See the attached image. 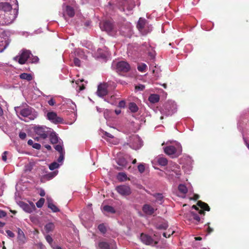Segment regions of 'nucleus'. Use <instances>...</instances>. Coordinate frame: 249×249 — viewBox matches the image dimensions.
<instances>
[{
    "mask_svg": "<svg viewBox=\"0 0 249 249\" xmlns=\"http://www.w3.org/2000/svg\"><path fill=\"white\" fill-rule=\"evenodd\" d=\"M11 2L15 3L13 11V14H9L8 12H11L12 10V5L8 2H0V10L4 11L5 15L4 23L6 25H9L15 20L18 16V5L17 0H9Z\"/></svg>",
    "mask_w": 249,
    "mask_h": 249,
    "instance_id": "f257e3e1",
    "label": "nucleus"
},
{
    "mask_svg": "<svg viewBox=\"0 0 249 249\" xmlns=\"http://www.w3.org/2000/svg\"><path fill=\"white\" fill-rule=\"evenodd\" d=\"M14 109L19 119L26 122L34 120L38 115L35 109L28 106L16 107Z\"/></svg>",
    "mask_w": 249,
    "mask_h": 249,
    "instance_id": "f03ea898",
    "label": "nucleus"
},
{
    "mask_svg": "<svg viewBox=\"0 0 249 249\" xmlns=\"http://www.w3.org/2000/svg\"><path fill=\"white\" fill-rule=\"evenodd\" d=\"M166 178L171 182L177 184L179 182H182L181 173L180 167L176 163L168 166L165 170Z\"/></svg>",
    "mask_w": 249,
    "mask_h": 249,
    "instance_id": "7ed1b4c3",
    "label": "nucleus"
},
{
    "mask_svg": "<svg viewBox=\"0 0 249 249\" xmlns=\"http://www.w3.org/2000/svg\"><path fill=\"white\" fill-rule=\"evenodd\" d=\"M165 144L166 146L163 147L164 152L169 156H178L182 152L181 144L176 141H167Z\"/></svg>",
    "mask_w": 249,
    "mask_h": 249,
    "instance_id": "20e7f679",
    "label": "nucleus"
},
{
    "mask_svg": "<svg viewBox=\"0 0 249 249\" xmlns=\"http://www.w3.org/2000/svg\"><path fill=\"white\" fill-rule=\"evenodd\" d=\"M116 5L121 10L125 12L126 15L131 14L135 4L134 0H117Z\"/></svg>",
    "mask_w": 249,
    "mask_h": 249,
    "instance_id": "39448f33",
    "label": "nucleus"
},
{
    "mask_svg": "<svg viewBox=\"0 0 249 249\" xmlns=\"http://www.w3.org/2000/svg\"><path fill=\"white\" fill-rule=\"evenodd\" d=\"M34 131L38 136L35 139L37 141L46 139L51 134L52 129L45 126H36L34 127Z\"/></svg>",
    "mask_w": 249,
    "mask_h": 249,
    "instance_id": "423d86ee",
    "label": "nucleus"
},
{
    "mask_svg": "<svg viewBox=\"0 0 249 249\" xmlns=\"http://www.w3.org/2000/svg\"><path fill=\"white\" fill-rule=\"evenodd\" d=\"M177 106L174 101H169L163 106L160 110L162 114L165 116H170L173 115L177 111Z\"/></svg>",
    "mask_w": 249,
    "mask_h": 249,
    "instance_id": "0eeeda50",
    "label": "nucleus"
},
{
    "mask_svg": "<svg viewBox=\"0 0 249 249\" xmlns=\"http://www.w3.org/2000/svg\"><path fill=\"white\" fill-rule=\"evenodd\" d=\"M137 27L139 31L143 35H145L151 32L152 30V26L146 23L145 18H140L138 21Z\"/></svg>",
    "mask_w": 249,
    "mask_h": 249,
    "instance_id": "6e6552de",
    "label": "nucleus"
},
{
    "mask_svg": "<svg viewBox=\"0 0 249 249\" xmlns=\"http://www.w3.org/2000/svg\"><path fill=\"white\" fill-rule=\"evenodd\" d=\"M100 28L105 31L109 35L115 36L117 33V30L110 20H106L100 24Z\"/></svg>",
    "mask_w": 249,
    "mask_h": 249,
    "instance_id": "1a4fd4ad",
    "label": "nucleus"
},
{
    "mask_svg": "<svg viewBox=\"0 0 249 249\" xmlns=\"http://www.w3.org/2000/svg\"><path fill=\"white\" fill-rule=\"evenodd\" d=\"M31 55L32 53L29 50H22L21 53L15 56L14 60L18 61L20 64H24L26 62H29Z\"/></svg>",
    "mask_w": 249,
    "mask_h": 249,
    "instance_id": "9d476101",
    "label": "nucleus"
},
{
    "mask_svg": "<svg viewBox=\"0 0 249 249\" xmlns=\"http://www.w3.org/2000/svg\"><path fill=\"white\" fill-rule=\"evenodd\" d=\"M112 66L116 69L117 72H127L130 69L129 64L124 61H114L112 63Z\"/></svg>",
    "mask_w": 249,
    "mask_h": 249,
    "instance_id": "9b49d317",
    "label": "nucleus"
},
{
    "mask_svg": "<svg viewBox=\"0 0 249 249\" xmlns=\"http://www.w3.org/2000/svg\"><path fill=\"white\" fill-rule=\"evenodd\" d=\"M129 142L130 147L135 150L140 149L142 145V141L137 135H133L130 136Z\"/></svg>",
    "mask_w": 249,
    "mask_h": 249,
    "instance_id": "f8f14e48",
    "label": "nucleus"
},
{
    "mask_svg": "<svg viewBox=\"0 0 249 249\" xmlns=\"http://www.w3.org/2000/svg\"><path fill=\"white\" fill-rule=\"evenodd\" d=\"M67 105L68 108L71 110V122L70 123V124H72L76 120L77 118V109L76 106L74 103H73L71 99H68L67 100Z\"/></svg>",
    "mask_w": 249,
    "mask_h": 249,
    "instance_id": "ddd939ff",
    "label": "nucleus"
},
{
    "mask_svg": "<svg viewBox=\"0 0 249 249\" xmlns=\"http://www.w3.org/2000/svg\"><path fill=\"white\" fill-rule=\"evenodd\" d=\"M47 119L52 123L58 124L63 122V119L57 116L54 111L48 112L46 114Z\"/></svg>",
    "mask_w": 249,
    "mask_h": 249,
    "instance_id": "4468645a",
    "label": "nucleus"
},
{
    "mask_svg": "<svg viewBox=\"0 0 249 249\" xmlns=\"http://www.w3.org/2000/svg\"><path fill=\"white\" fill-rule=\"evenodd\" d=\"M54 149L59 153V157L57 159V161L61 163H63L65 156V151L63 149V143L61 140H60L59 142L57 144L55 145L54 147Z\"/></svg>",
    "mask_w": 249,
    "mask_h": 249,
    "instance_id": "2eb2a0df",
    "label": "nucleus"
},
{
    "mask_svg": "<svg viewBox=\"0 0 249 249\" xmlns=\"http://www.w3.org/2000/svg\"><path fill=\"white\" fill-rule=\"evenodd\" d=\"M117 192L123 196H127L131 194V191L128 185H121L116 187Z\"/></svg>",
    "mask_w": 249,
    "mask_h": 249,
    "instance_id": "dca6fc26",
    "label": "nucleus"
},
{
    "mask_svg": "<svg viewBox=\"0 0 249 249\" xmlns=\"http://www.w3.org/2000/svg\"><path fill=\"white\" fill-rule=\"evenodd\" d=\"M98 247L100 249H116L117 247L115 242L111 240L109 242L106 241H100L98 243Z\"/></svg>",
    "mask_w": 249,
    "mask_h": 249,
    "instance_id": "f3484780",
    "label": "nucleus"
},
{
    "mask_svg": "<svg viewBox=\"0 0 249 249\" xmlns=\"http://www.w3.org/2000/svg\"><path fill=\"white\" fill-rule=\"evenodd\" d=\"M63 11V17L65 20H67L66 16H68L70 18H72L74 16L75 12L74 9L71 6L64 4L62 6Z\"/></svg>",
    "mask_w": 249,
    "mask_h": 249,
    "instance_id": "a211bd4d",
    "label": "nucleus"
},
{
    "mask_svg": "<svg viewBox=\"0 0 249 249\" xmlns=\"http://www.w3.org/2000/svg\"><path fill=\"white\" fill-rule=\"evenodd\" d=\"M141 241L145 245L154 246L157 244V242L155 241L150 236L142 233L140 236Z\"/></svg>",
    "mask_w": 249,
    "mask_h": 249,
    "instance_id": "6ab92c4d",
    "label": "nucleus"
},
{
    "mask_svg": "<svg viewBox=\"0 0 249 249\" xmlns=\"http://www.w3.org/2000/svg\"><path fill=\"white\" fill-rule=\"evenodd\" d=\"M132 25L130 22H126L125 25H122L120 30V32L124 36H128L131 34Z\"/></svg>",
    "mask_w": 249,
    "mask_h": 249,
    "instance_id": "aec40b11",
    "label": "nucleus"
},
{
    "mask_svg": "<svg viewBox=\"0 0 249 249\" xmlns=\"http://www.w3.org/2000/svg\"><path fill=\"white\" fill-rule=\"evenodd\" d=\"M18 205L25 212L28 213H31L35 209V206L33 203L28 204L23 201H19Z\"/></svg>",
    "mask_w": 249,
    "mask_h": 249,
    "instance_id": "412c9836",
    "label": "nucleus"
},
{
    "mask_svg": "<svg viewBox=\"0 0 249 249\" xmlns=\"http://www.w3.org/2000/svg\"><path fill=\"white\" fill-rule=\"evenodd\" d=\"M107 85L106 84H101L98 87L96 93L99 97H103L107 94Z\"/></svg>",
    "mask_w": 249,
    "mask_h": 249,
    "instance_id": "4be33fe9",
    "label": "nucleus"
},
{
    "mask_svg": "<svg viewBox=\"0 0 249 249\" xmlns=\"http://www.w3.org/2000/svg\"><path fill=\"white\" fill-rule=\"evenodd\" d=\"M48 207L51 209L53 212L56 213L60 211V210L53 203V199L49 196L47 197Z\"/></svg>",
    "mask_w": 249,
    "mask_h": 249,
    "instance_id": "5701e85b",
    "label": "nucleus"
},
{
    "mask_svg": "<svg viewBox=\"0 0 249 249\" xmlns=\"http://www.w3.org/2000/svg\"><path fill=\"white\" fill-rule=\"evenodd\" d=\"M178 190L180 194L179 196L184 198L188 192V188L187 187L183 184H180L178 186Z\"/></svg>",
    "mask_w": 249,
    "mask_h": 249,
    "instance_id": "b1692460",
    "label": "nucleus"
},
{
    "mask_svg": "<svg viewBox=\"0 0 249 249\" xmlns=\"http://www.w3.org/2000/svg\"><path fill=\"white\" fill-rule=\"evenodd\" d=\"M50 140L52 143H57L60 141V140L55 132L52 129L51 134H49Z\"/></svg>",
    "mask_w": 249,
    "mask_h": 249,
    "instance_id": "393cba45",
    "label": "nucleus"
},
{
    "mask_svg": "<svg viewBox=\"0 0 249 249\" xmlns=\"http://www.w3.org/2000/svg\"><path fill=\"white\" fill-rule=\"evenodd\" d=\"M187 162L183 165L184 171L186 172L190 171L192 169L193 160L190 157H187Z\"/></svg>",
    "mask_w": 249,
    "mask_h": 249,
    "instance_id": "a878e982",
    "label": "nucleus"
},
{
    "mask_svg": "<svg viewBox=\"0 0 249 249\" xmlns=\"http://www.w3.org/2000/svg\"><path fill=\"white\" fill-rule=\"evenodd\" d=\"M18 240L19 244H23L25 242L26 238L23 231L19 228L18 229Z\"/></svg>",
    "mask_w": 249,
    "mask_h": 249,
    "instance_id": "bb28decb",
    "label": "nucleus"
},
{
    "mask_svg": "<svg viewBox=\"0 0 249 249\" xmlns=\"http://www.w3.org/2000/svg\"><path fill=\"white\" fill-rule=\"evenodd\" d=\"M143 212L146 214L151 215L155 211V209L148 204H145L142 207Z\"/></svg>",
    "mask_w": 249,
    "mask_h": 249,
    "instance_id": "cd10ccee",
    "label": "nucleus"
},
{
    "mask_svg": "<svg viewBox=\"0 0 249 249\" xmlns=\"http://www.w3.org/2000/svg\"><path fill=\"white\" fill-rule=\"evenodd\" d=\"M55 228L54 224L52 222H49L46 224L44 230L47 233L52 232Z\"/></svg>",
    "mask_w": 249,
    "mask_h": 249,
    "instance_id": "c85d7f7f",
    "label": "nucleus"
},
{
    "mask_svg": "<svg viewBox=\"0 0 249 249\" xmlns=\"http://www.w3.org/2000/svg\"><path fill=\"white\" fill-rule=\"evenodd\" d=\"M8 44L6 42L5 38L0 37V53H2L8 46Z\"/></svg>",
    "mask_w": 249,
    "mask_h": 249,
    "instance_id": "c756f323",
    "label": "nucleus"
},
{
    "mask_svg": "<svg viewBox=\"0 0 249 249\" xmlns=\"http://www.w3.org/2000/svg\"><path fill=\"white\" fill-rule=\"evenodd\" d=\"M159 100L160 96L156 94H151L148 98L149 102L153 104L158 102Z\"/></svg>",
    "mask_w": 249,
    "mask_h": 249,
    "instance_id": "7c9ffc66",
    "label": "nucleus"
},
{
    "mask_svg": "<svg viewBox=\"0 0 249 249\" xmlns=\"http://www.w3.org/2000/svg\"><path fill=\"white\" fill-rule=\"evenodd\" d=\"M63 163H61L60 162H59L57 160V161H53L49 165V169L51 171H53L58 168L61 165L63 164Z\"/></svg>",
    "mask_w": 249,
    "mask_h": 249,
    "instance_id": "2f4dec72",
    "label": "nucleus"
},
{
    "mask_svg": "<svg viewBox=\"0 0 249 249\" xmlns=\"http://www.w3.org/2000/svg\"><path fill=\"white\" fill-rule=\"evenodd\" d=\"M128 108L131 112L135 113L139 110L137 105L134 102H131L129 104Z\"/></svg>",
    "mask_w": 249,
    "mask_h": 249,
    "instance_id": "473e14b6",
    "label": "nucleus"
},
{
    "mask_svg": "<svg viewBox=\"0 0 249 249\" xmlns=\"http://www.w3.org/2000/svg\"><path fill=\"white\" fill-rule=\"evenodd\" d=\"M19 78L21 79L26 80L30 81L33 79V76L30 73H22L19 75Z\"/></svg>",
    "mask_w": 249,
    "mask_h": 249,
    "instance_id": "72a5a7b5",
    "label": "nucleus"
},
{
    "mask_svg": "<svg viewBox=\"0 0 249 249\" xmlns=\"http://www.w3.org/2000/svg\"><path fill=\"white\" fill-rule=\"evenodd\" d=\"M58 171L55 170L53 172L49 173L45 175L44 177L48 180H50L55 177L58 174Z\"/></svg>",
    "mask_w": 249,
    "mask_h": 249,
    "instance_id": "f704fd0d",
    "label": "nucleus"
},
{
    "mask_svg": "<svg viewBox=\"0 0 249 249\" xmlns=\"http://www.w3.org/2000/svg\"><path fill=\"white\" fill-rule=\"evenodd\" d=\"M157 162L161 166H165L168 163V160L166 158L163 157H160L157 159Z\"/></svg>",
    "mask_w": 249,
    "mask_h": 249,
    "instance_id": "c9c22d12",
    "label": "nucleus"
},
{
    "mask_svg": "<svg viewBox=\"0 0 249 249\" xmlns=\"http://www.w3.org/2000/svg\"><path fill=\"white\" fill-rule=\"evenodd\" d=\"M197 205L198 206L200 207V208L201 209H202L203 210L209 211L210 210V208L207 204H206L204 202H203L201 201H198Z\"/></svg>",
    "mask_w": 249,
    "mask_h": 249,
    "instance_id": "e433bc0d",
    "label": "nucleus"
},
{
    "mask_svg": "<svg viewBox=\"0 0 249 249\" xmlns=\"http://www.w3.org/2000/svg\"><path fill=\"white\" fill-rule=\"evenodd\" d=\"M103 210L104 211L111 213H115V210L114 208L112 206L109 205H105L103 207Z\"/></svg>",
    "mask_w": 249,
    "mask_h": 249,
    "instance_id": "4c0bfd02",
    "label": "nucleus"
},
{
    "mask_svg": "<svg viewBox=\"0 0 249 249\" xmlns=\"http://www.w3.org/2000/svg\"><path fill=\"white\" fill-rule=\"evenodd\" d=\"M153 196L156 198V201L159 202L160 204H161L163 202V196L161 194H155Z\"/></svg>",
    "mask_w": 249,
    "mask_h": 249,
    "instance_id": "58836bf2",
    "label": "nucleus"
},
{
    "mask_svg": "<svg viewBox=\"0 0 249 249\" xmlns=\"http://www.w3.org/2000/svg\"><path fill=\"white\" fill-rule=\"evenodd\" d=\"M117 178L121 181H124L127 179V176L124 173L121 172L118 174Z\"/></svg>",
    "mask_w": 249,
    "mask_h": 249,
    "instance_id": "ea45409f",
    "label": "nucleus"
},
{
    "mask_svg": "<svg viewBox=\"0 0 249 249\" xmlns=\"http://www.w3.org/2000/svg\"><path fill=\"white\" fill-rule=\"evenodd\" d=\"M117 163L121 167H124L126 164V161L124 158H120L117 160Z\"/></svg>",
    "mask_w": 249,
    "mask_h": 249,
    "instance_id": "a19ab883",
    "label": "nucleus"
},
{
    "mask_svg": "<svg viewBox=\"0 0 249 249\" xmlns=\"http://www.w3.org/2000/svg\"><path fill=\"white\" fill-rule=\"evenodd\" d=\"M146 68L147 65L145 63H140L138 66V70L141 72H144Z\"/></svg>",
    "mask_w": 249,
    "mask_h": 249,
    "instance_id": "79ce46f5",
    "label": "nucleus"
},
{
    "mask_svg": "<svg viewBox=\"0 0 249 249\" xmlns=\"http://www.w3.org/2000/svg\"><path fill=\"white\" fill-rule=\"evenodd\" d=\"M168 224L166 222H162L161 224L158 225L157 228L160 230H165L168 228Z\"/></svg>",
    "mask_w": 249,
    "mask_h": 249,
    "instance_id": "37998d69",
    "label": "nucleus"
},
{
    "mask_svg": "<svg viewBox=\"0 0 249 249\" xmlns=\"http://www.w3.org/2000/svg\"><path fill=\"white\" fill-rule=\"evenodd\" d=\"M39 60V58L38 57L36 56H33V54L31 55V56L30 57L29 60V63H37Z\"/></svg>",
    "mask_w": 249,
    "mask_h": 249,
    "instance_id": "c03bdc74",
    "label": "nucleus"
},
{
    "mask_svg": "<svg viewBox=\"0 0 249 249\" xmlns=\"http://www.w3.org/2000/svg\"><path fill=\"white\" fill-rule=\"evenodd\" d=\"M190 215H191V217H192V218L194 220H196L197 222H199L200 218L197 214H196L194 212H191L190 213Z\"/></svg>",
    "mask_w": 249,
    "mask_h": 249,
    "instance_id": "a18cd8bd",
    "label": "nucleus"
},
{
    "mask_svg": "<svg viewBox=\"0 0 249 249\" xmlns=\"http://www.w3.org/2000/svg\"><path fill=\"white\" fill-rule=\"evenodd\" d=\"M45 202V199L43 198H41L36 203V207L38 208H41Z\"/></svg>",
    "mask_w": 249,
    "mask_h": 249,
    "instance_id": "49530a36",
    "label": "nucleus"
},
{
    "mask_svg": "<svg viewBox=\"0 0 249 249\" xmlns=\"http://www.w3.org/2000/svg\"><path fill=\"white\" fill-rule=\"evenodd\" d=\"M45 239L47 242L50 244V245L52 247L53 245V239L52 237L50 235H46L45 236Z\"/></svg>",
    "mask_w": 249,
    "mask_h": 249,
    "instance_id": "de8ad7c7",
    "label": "nucleus"
},
{
    "mask_svg": "<svg viewBox=\"0 0 249 249\" xmlns=\"http://www.w3.org/2000/svg\"><path fill=\"white\" fill-rule=\"evenodd\" d=\"M99 230L102 232V233L104 234L106 232V227H105V225L104 224H101L98 226V227Z\"/></svg>",
    "mask_w": 249,
    "mask_h": 249,
    "instance_id": "09e8293b",
    "label": "nucleus"
},
{
    "mask_svg": "<svg viewBox=\"0 0 249 249\" xmlns=\"http://www.w3.org/2000/svg\"><path fill=\"white\" fill-rule=\"evenodd\" d=\"M116 98L115 97L114 95H112L111 97H110V99H108V98H105L104 100L108 103H110L111 104H114V100L116 99Z\"/></svg>",
    "mask_w": 249,
    "mask_h": 249,
    "instance_id": "8fccbe9b",
    "label": "nucleus"
},
{
    "mask_svg": "<svg viewBox=\"0 0 249 249\" xmlns=\"http://www.w3.org/2000/svg\"><path fill=\"white\" fill-rule=\"evenodd\" d=\"M138 169L140 173H142L145 170L144 165L143 164L141 163L138 165Z\"/></svg>",
    "mask_w": 249,
    "mask_h": 249,
    "instance_id": "3c124183",
    "label": "nucleus"
},
{
    "mask_svg": "<svg viewBox=\"0 0 249 249\" xmlns=\"http://www.w3.org/2000/svg\"><path fill=\"white\" fill-rule=\"evenodd\" d=\"M73 62H74V65L76 66L80 67L81 62H80V60L78 58H77L76 57L74 58V59L73 60Z\"/></svg>",
    "mask_w": 249,
    "mask_h": 249,
    "instance_id": "603ef678",
    "label": "nucleus"
},
{
    "mask_svg": "<svg viewBox=\"0 0 249 249\" xmlns=\"http://www.w3.org/2000/svg\"><path fill=\"white\" fill-rule=\"evenodd\" d=\"M6 232L9 237L12 238L15 236V234L10 230H6Z\"/></svg>",
    "mask_w": 249,
    "mask_h": 249,
    "instance_id": "864d4df0",
    "label": "nucleus"
},
{
    "mask_svg": "<svg viewBox=\"0 0 249 249\" xmlns=\"http://www.w3.org/2000/svg\"><path fill=\"white\" fill-rule=\"evenodd\" d=\"M19 137L21 139L24 140L26 137V134L25 132H21L19 134Z\"/></svg>",
    "mask_w": 249,
    "mask_h": 249,
    "instance_id": "5fc2aeb1",
    "label": "nucleus"
},
{
    "mask_svg": "<svg viewBox=\"0 0 249 249\" xmlns=\"http://www.w3.org/2000/svg\"><path fill=\"white\" fill-rule=\"evenodd\" d=\"M32 147L35 149L39 150L41 148V145L38 143H34Z\"/></svg>",
    "mask_w": 249,
    "mask_h": 249,
    "instance_id": "6e6d98bb",
    "label": "nucleus"
},
{
    "mask_svg": "<svg viewBox=\"0 0 249 249\" xmlns=\"http://www.w3.org/2000/svg\"><path fill=\"white\" fill-rule=\"evenodd\" d=\"M7 151H4L2 155V159L3 161H6L7 160Z\"/></svg>",
    "mask_w": 249,
    "mask_h": 249,
    "instance_id": "4d7b16f0",
    "label": "nucleus"
},
{
    "mask_svg": "<svg viewBox=\"0 0 249 249\" xmlns=\"http://www.w3.org/2000/svg\"><path fill=\"white\" fill-rule=\"evenodd\" d=\"M125 106V102L124 100H122L119 102L118 106L120 107H124Z\"/></svg>",
    "mask_w": 249,
    "mask_h": 249,
    "instance_id": "13d9d810",
    "label": "nucleus"
},
{
    "mask_svg": "<svg viewBox=\"0 0 249 249\" xmlns=\"http://www.w3.org/2000/svg\"><path fill=\"white\" fill-rule=\"evenodd\" d=\"M145 88V86L143 85L140 84L136 87V89L138 90H142Z\"/></svg>",
    "mask_w": 249,
    "mask_h": 249,
    "instance_id": "bf43d9fd",
    "label": "nucleus"
},
{
    "mask_svg": "<svg viewBox=\"0 0 249 249\" xmlns=\"http://www.w3.org/2000/svg\"><path fill=\"white\" fill-rule=\"evenodd\" d=\"M48 103V104L51 106H54L55 104V101L53 98H51L50 100H49Z\"/></svg>",
    "mask_w": 249,
    "mask_h": 249,
    "instance_id": "052dcab7",
    "label": "nucleus"
},
{
    "mask_svg": "<svg viewBox=\"0 0 249 249\" xmlns=\"http://www.w3.org/2000/svg\"><path fill=\"white\" fill-rule=\"evenodd\" d=\"M210 224V223H208L207 224H206L205 226H209V225ZM207 232L208 233H211L213 231V229L211 228L210 226H208V228H207Z\"/></svg>",
    "mask_w": 249,
    "mask_h": 249,
    "instance_id": "680f3d73",
    "label": "nucleus"
},
{
    "mask_svg": "<svg viewBox=\"0 0 249 249\" xmlns=\"http://www.w3.org/2000/svg\"><path fill=\"white\" fill-rule=\"evenodd\" d=\"M6 216V213L3 210H0V218H3Z\"/></svg>",
    "mask_w": 249,
    "mask_h": 249,
    "instance_id": "e2e57ef3",
    "label": "nucleus"
},
{
    "mask_svg": "<svg viewBox=\"0 0 249 249\" xmlns=\"http://www.w3.org/2000/svg\"><path fill=\"white\" fill-rule=\"evenodd\" d=\"M101 51V49H98L97 52L98 53L100 54V57L102 58H105L107 57V55L105 53H100V51Z\"/></svg>",
    "mask_w": 249,
    "mask_h": 249,
    "instance_id": "0e129e2a",
    "label": "nucleus"
},
{
    "mask_svg": "<svg viewBox=\"0 0 249 249\" xmlns=\"http://www.w3.org/2000/svg\"><path fill=\"white\" fill-rule=\"evenodd\" d=\"M52 248L53 249H62L61 247H60V246L55 245L54 244H53V245L52 246Z\"/></svg>",
    "mask_w": 249,
    "mask_h": 249,
    "instance_id": "69168bd1",
    "label": "nucleus"
},
{
    "mask_svg": "<svg viewBox=\"0 0 249 249\" xmlns=\"http://www.w3.org/2000/svg\"><path fill=\"white\" fill-rule=\"evenodd\" d=\"M77 89V90H82L84 89V87L83 86H77V87L76 88Z\"/></svg>",
    "mask_w": 249,
    "mask_h": 249,
    "instance_id": "338daca9",
    "label": "nucleus"
},
{
    "mask_svg": "<svg viewBox=\"0 0 249 249\" xmlns=\"http://www.w3.org/2000/svg\"><path fill=\"white\" fill-rule=\"evenodd\" d=\"M244 141L246 145L247 146L248 148L249 149V142H248L247 141H246L245 138H244Z\"/></svg>",
    "mask_w": 249,
    "mask_h": 249,
    "instance_id": "774afa93",
    "label": "nucleus"
}]
</instances>
